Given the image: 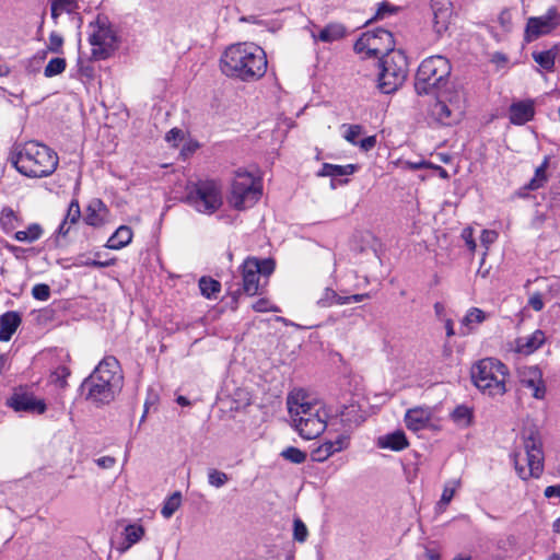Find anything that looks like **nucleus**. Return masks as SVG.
<instances>
[{
	"instance_id": "f257e3e1",
	"label": "nucleus",
	"mask_w": 560,
	"mask_h": 560,
	"mask_svg": "<svg viewBox=\"0 0 560 560\" xmlns=\"http://www.w3.org/2000/svg\"><path fill=\"white\" fill-rule=\"evenodd\" d=\"M265 50L254 43H237L229 46L221 56V71L230 77L248 82L258 80L267 71Z\"/></svg>"
},
{
	"instance_id": "5fc2aeb1",
	"label": "nucleus",
	"mask_w": 560,
	"mask_h": 560,
	"mask_svg": "<svg viewBox=\"0 0 560 560\" xmlns=\"http://www.w3.org/2000/svg\"><path fill=\"white\" fill-rule=\"evenodd\" d=\"M79 73H80L81 78L92 80V79H94L95 70H94L93 65H91L90 62H80Z\"/></svg>"
},
{
	"instance_id": "e433bc0d",
	"label": "nucleus",
	"mask_w": 560,
	"mask_h": 560,
	"mask_svg": "<svg viewBox=\"0 0 560 560\" xmlns=\"http://www.w3.org/2000/svg\"><path fill=\"white\" fill-rule=\"evenodd\" d=\"M144 535V528L141 525L131 524L125 528V538L127 545L121 548V551L127 550L133 544L138 542Z\"/></svg>"
},
{
	"instance_id": "338daca9",
	"label": "nucleus",
	"mask_w": 560,
	"mask_h": 560,
	"mask_svg": "<svg viewBox=\"0 0 560 560\" xmlns=\"http://www.w3.org/2000/svg\"><path fill=\"white\" fill-rule=\"evenodd\" d=\"M70 231V224L67 222V220H63L62 223L59 225L58 233L62 236L68 235Z\"/></svg>"
},
{
	"instance_id": "f03ea898",
	"label": "nucleus",
	"mask_w": 560,
	"mask_h": 560,
	"mask_svg": "<svg viewBox=\"0 0 560 560\" xmlns=\"http://www.w3.org/2000/svg\"><path fill=\"white\" fill-rule=\"evenodd\" d=\"M292 425L305 440L319 436L327 427L328 411L323 402L303 389H293L287 397Z\"/></svg>"
},
{
	"instance_id": "4be33fe9",
	"label": "nucleus",
	"mask_w": 560,
	"mask_h": 560,
	"mask_svg": "<svg viewBox=\"0 0 560 560\" xmlns=\"http://www.w3.org/2000/svg\"><path fill=\"white\" fill-rule=\"evenodd\" d=\"M107 208L100 199H94L86 208L84 221L88 225L101 228L106 223Z\"/></svg>"
},
{
	"instance_id": "a878e982",
	"label": "nucleus",
	"mask_w": 560,
	"mask_h": 560,
	"mask_svg": "<svg viewBox=\"0 0 560 560\" xmlns=\"http://www.w3.org/2000/svg\"><path fill=\"white\" fill-rule=\"evenodd\" d=\"M346 35V27L341 23H330L325 27L320 28L319 32L312 33V37L315 40L323 43H332L341 39Z\"/></svg>"
},
{
	"instance_id": "4d7b16f0",
	"label": "nucleus",
	"mask_w": 560,
	"mask_h": 560,
	"mask_svg": "<svg viewBox=\"0 0 560 560\" xmlns=\"http://www.w3.org/2000/svg\"><path fill=\"white\" fill-rule=\"evenodd\" d=\"M183 139V131L173 128L165 135V140L170 143H173L174 145H177V141H180Z\"/></svg>"
},
{
	"instance_id": "6e6d98bb",
	"label": "nucleus",
	"mask_w": 560,
	"mask_h": 560,
	"mask_svg": "<svg viewBox=\"0 0 560 560\" xmlns=\"http://www.w3.org/2000/svg\"><path fill=\"white\" fill-rule=\"evenodd\" d=\"M253 308L256 312H279L277 306H272L268 300L260 299L254 305Z\"/></svg>"
},
{
	"instance_id": "c756f323",
	"label": "nucleus",
	"mask_w": 560,
	"mask_h": 560,
	"mask_svg": "<svg viewBox=\"0 0 560 560\" xmlns=\"http://www.w3.org/2000/svg\"><path fill=\"white\" fill-rule=\"evenodd\" d=\"M549 166V156H545L542 163L535 170L534 177L525 186L527 190H537L548 180L547 168Z\"/></svg>"
},
{
	"instance_id": "c85d7f7f",
	"label": "nucleus",
	"mask_w": 560,
	"mask_h": 560,
	"mask_svg": "<svg viewBox=\"0 0 560 560\" xmlns=\"http://www.w3.org/2000/svg\"><path fill=\"white\" fill-rule=\"evenodd\" d=\"M355 171H357V166L354 164L335 165V164L324 163L318 175L327 176V177H341V176L351 175Z\"/></svg>"
},
{
	"instance_id": "8fccbe9b",
	"label": "nucleus",
	"mask_w": 560,
	"mask_h": 560,
	"mask_svg": "<svg viewBox=\"0 0 560 560\" xmlns=\"http://www.w3.org/2000/svg\"><path fill=\"white\" fill-rule=\"evenodd\" d=\"M498 238V233L492 230H482L480 241L481 244L485 246L486 250H488L489 246L493 244ZM487 255V252L483 253V258Z\"/></svg>"
},
{
	"instance_id": "774afa93",
	"label": "nucleus",
	"mask_w": 560,
	"mask_h": 560,
	"mask_svg": "<svg viewBox=\"0 0 560 560\" xmlns=\"http://www.w3.org/2000/svg\"><path fill=\"white\" fill-rule=\"evenodd\" d=\"M445 328L447 337L454 336L455 332L453 328V322L451 319L446 320Z\"/></svg>"
},
{
	"instance_id": "7c9ffc66",
	"label": "nucleus",
	"mask_w": 560,
	"mask_h": 560,
	"mask_svg": "<svg viewBox=\"0 0 560 560\" xmlns=\"http://www.w3.org/2000/svg\"><path fill=\"white\" fill-rule=\"evenodd\" d=\"M452 420L460 428H467L472 422V409L465 405L457 406L451 413Z\"/></svg>"
},
{
	"instance_id": "09e8293b",
	"label": "nucleus",
	"mask_w": 560,
	"mask_h": 560,
	"mask_svg": "<svg viewBox=\"0 0 560 560\" xmlns=\"http://www.w3.org/2000/svg\"><path fill=\"white\" fill-rule=\"evenodd\" d=\"M32 295L38 301H47L50 296V288L47 284H35L32 289Z\"/></svg>"
},
{
	"instance_id": "de8ad7c7",
	"label": "nucleus",
	"mask_w": 560,
	"mask_h": 560,
	"mask_svg": "<svg viewBox=\"0 0 560 560\" xmlns=\"http://www.w3.org/2000/svg\"><path fill=\"white\" fill-rule=\"evenodd\" d=\"M80 217H81L80 206H79L78 201L73 200L69 205L65 220H67V222L69 224H74L79 221Z\"/></svg>"
},
{
	"instance_id": "603ef678",
	"label": "nucleus",
	"mask_w": 560,
	"mask_h": 560,
	"mask_svg": "<svg viewBox=\"0 0 560 560\" xmlns=\"http://www.w3.org/2000/svg\"><path fill=\"white\" fill-rule=\"evenodd\" d=\"M48 39V50L52 52H60L63 45L62 36L56 32H51Z\"/></svg>"
},
{
	"instance_id": "1a4fd4ad",
	"label": "nucleus",
	"mask_w": 560,
	"mask_h": 560,
	"mask_svg": "<svg viewBox=\"0 0 560 560\" xmlns=\"http://www.w3.org/2000/svg\"><path fill=\"white\" fill-rule=\"evenodd\" d=\"M378 89L382 93L390 94L405 82L408 73V61L402 50L396 49L381 57Z\"/></svg>"
},
{
	"instance_id": "6ab92c4d",
	"label": "nucleus",
	"mask_w": 560,
	"mask_h": 560,
	"mask_svg": "<svg viewBox=\"0 0 560 560\" xmlns=\"http://www.w3.org/2000/svg\"><path fill=\"white\" fill-rule=\"evenodd\" d=\"M349 439L345 435L338 436L335 441H326L311 453V458L314 462H325L331 455L347 448Z\"/></svg>"
},
{
	"instance_id": "9d476101",
	"label": "nucleus",
	"mask_w": 560,
	"mask_h": 560,
	"mask_svg": "<svg viewBox=\"0 0 560 560\" xmlns=\"http://www.w3.org/2000/svg\"><path fill=\"white\" fill-rule=\"evenodd\" d=\"M275 271V261L270 258L258 259L248 257L242 265L243 291L247 295H256L267 284L268 278Z\"/></svg>"
},
{
	"instance_id": "f704fd0d",
	"label": "nucleus",
	"mask_w": 560,
	"mask_h": 560,
	"mask_svg": "<svg viewBox=\"0 0 560 560\" xmlns=\"http://www.w3.org/2000/svg\"><path fill=\"white\" fill-rule=\"evenodd\" d=\"M201 294L207 299L215 298L221 290V283L212 278L202 277L199 280Z\"/></svg>"
},
{
	"instance_id": "6e6552de",
	"label": "nucleus",
	"mask_w": 560,
	"mask_h": 560,
	"mask_svg": "<svg viewBox=\"0 0 560 560\" xmlns=\"http://www.w3.org/2000/svg\"><path fill=\"white\" fill-rule=\"evenodd\" d=\"M262 195L261 180L253 174L236 172L228 197L229 205L238 211L254 207Z\"/></svg>"
},
{
	"instance_id": "ea45409f",
	"label": "nucleus",
	"mask_w": 560,
	"mask_h": 560,
	"mask_svg": "<svg viewBox=\"0 0 560 560\" xmlns=\"http://www.w3.org/2000/svg\"><path fill=\"white\" fill-rule=\"evenodd\" d=\"M488 318V315L478 307L470 308L466 316L463 318L462 324L466 327L471 328L474 324H481Z\"/></svg>"
},
{
	"instance_id": "3c124183",
	"label": "nucleus",
	"mask_w": 560,
	"mask_h": 560,
	"mask_svg": "<svg viewBox=\"0 0 560 560\" xmlns=\"http://www.w3.org/2000/svg\"><path fill=\"white\" fill-rule=\"evenodd\" d=\"M362 133V127L359 125H350L348 126V129L345 133V139L354 144L358 145L359 141L358 138Z\"/></svg>"
},
{
	"instance_id": "473e14b6",
	"label": "nucleus",
	"mask_w": 560,
	"mask_h": 560,
	"mask_svg": "<svg viewBox=\"0 0 560 560\" xmlns=\"http://www.w3.org/2000/svg\"><path fill=\"white\" fill-rule=\"evenodd\" d=\"M51 1V18L57 21L58 16L62 13H72L77 10V0H50Z\"/></svg>"
},
{
	"instance_id": "79ce46f5",
	"label": "nucleus",
	"mask_w": 560,
	"mask_h": 560,
	"mask_svg": "<svg viewBox=\"0 0 560 560\" xmlns=\"http://www.w3.org/2000/svg\"><path fill=\"white\" fill-rule=\"evenodd\" d=\"M281 456L293 464H302L306 459V453L293 446L284 448Z\"/></svg>"
},
{
	"instance_id": "4468645a",
	"label": "nucleus",
	"mask_w": 560,
	"mask_h": 560,
	"mask_svg": "<svg viewBox=\"0 0 560 560\" xmlns=\"http://www.w3.org/2000/svg\"><path fill=\"white\" fill-rule=\"evenodd\" d=\"M560 26V13L555 7L548 9L546 14L537 18H529L526 24V39L528 42L551 33Z\"/></svg>"
},
{
	"instance_id": "bf43d9fd",
	"label": "nucleus",
	"mask_w": 560,
	"mask_h": 560,
	"mask_svg": "<svg viewBox=\"0 0 560 560\" xmlns=\"http://www.w3.org/2000/svg\"><path fill=\"white\" fill-rule=\"evenodd\" d=\"M115 262H116V259L112 258V259L106 260V261L86 260V261H82L80 265H82V266H92V267H96V268H104V267L114 266Z\"/></svg>"
},
{
	"instance_id": "f8f14e48",
	"label": "nucleus",
	"mask_w": 560,
	"mask_h": 560,
	"mask_svg": "<svg viewBox=\"0 0 560 560\" xmlns=\"http://www.w3.org/2000/svg\"><path fill=\"white\" fill-rule=\"evenodd\" d=\"M354 50L366 56H385L395 51L393 34L384 28L369 31L361 35L354 44Z\"/></svg>"
},
{
	"instance_id": "49530a36",
	"label": "nucleus",
	"mask_w": 560,
	"mask_h": 560,
	"mask_svg": "<svg viewBox=\"0 0 560 560\" xmlns=\"http://www.w3.org/2000/svg\"><path fill=\"white\" fill-rule=\"evenodd\" d=\"M308 532L305 524L300 520H294L293 523V537L296 541L304 542L307 538Z\"/></svg>"
},
{
	"instance_id": "c03bdc74",
	"label": "nucleus",
	"mask_w": 560,
	"mask_h": 560,
	"mask_svg": "<svg viewBox=\"0 0 560 560\" xmlns=\"http://www.w3.org/2000/svg\"><path fill=\"white\" fill-rule=\"evenodd\" d=\"M229 481V476L215 468L208 470V482L214 488H221Z\"/></svg>"
},
{
	"instance_id": "680f3d73",
	"label": "nucleus",
	"mask_w": 560,
	"mask_h": 560,
	"mask_svg": "<svg viewBox=\"0 0 560 560\" xmlns=\"http://www.w3.org/2000/svg\"><path fill=\"white\" fill-rule=\"evenodd\" d=\"M375 144H376V137L375 136L366 137V138L362 139L361 141H359V143H358L360 149L363 150V151L372 150L375 147Z\"/></svg>"
},
{
	"instance_id": "72a5a7b5",
	"label": "nucleus",
	"mask_w": 560,
	"mask_h": 560,
	"mask_svg": "<svg viewBox=\"0 0 560 560\" xmlns=\"http://www.w3.org/2000/svg\"><path fill=\"white\" fill-rule=\"evenodd\" d=\"M459 485V480H452L445 483L441 499L436 504L439 511L443 512L446 509Z\"/></svg>"
},
{
	"instance_id": "a19ab883",
	"label": "nucleus",
	"mask_w": 560,
	"mask_h": 560,
	"mask_svg": "<svg viewBox=\"0 0 560 560\" xmlns=\"http://www.w3.org/2000/svg\"><path fill=\"white\" fill-rule=\"evenodd\" d=\"M534 60L545 70L550 71L555 66V54L551 50L533 52Z\"/></svg>"
},
{
	"instance_id": "412c9836",
	"label": "nucleus",
	"mask_w": 560,
	"mask_h": 560,
	"mask_svg": "<svg viewBox=\"0 0 560 560\" xmlns=\"http://www.w3.org/2000/svg\"><path fill=\"white\" fill-rule=\"evenodd\" d=\"M545 340V332L537 329L530 335L518 337L515 340V350L518 353L528 355L539 349L544 345Z\"/></svg>"
},
{
	"instance_id": "423d86ee",
	"label": "nucleus",
	"mask_w": 560,
	"mask_h": 560,
	"mask_svg": "<svg viewBox=\"0 0 560 560\" xmlns=\"http://www.w3.org/2000/svg\"><path fill=\"white\" fill-rule=\"evenodd\" d=\"M436 100L430 107V118L441 126L458 124L465 114V93L459 89H448L434 93Z\"/></svg>"
},
{
	"instance_id": "13d9d810",
	"label": "nucleus",
	"mask_w": 560,
	"mask_h": 560,
	"mask_svg": "<svg viewBox=\"0 0 560 560\" xmlns=\"http://www.w3.org/2000/svg\"><path fill=\"white\" fill-rule=\"evenodd\" d=\"M528 304L530 305V307L534 311H536V312L541 311L544 308V302H542L540 293L532 294L528 300Z\"/></svg>"
},
{
	"instance_id": "cd10ccee",
	"label": "nucleus",
	"mask_w": 560,
	"mask_h": 560,
	"mask_svg": "<svg viewBox=\"0 0 560 560\" xmlns=\"http://www.w3.org/2000/svg\"><path fill=\"white\" fill-rule=\"evenodd\" d=\"M433 8V28L435 33L441 36L444 34L450 24L452 10L448 5L436 8L435 5Z\"/></svg>"
},
{
	"instance_id": "e2e57ef3",
	"label": "nucleus",
	"mask_w": 560,
	"mask_h": 560,
	"mask_svg": "<svg viewBox=\"0 0 560 560\" xmlns=\"http://www.w3.org/2000/svg\"><path fill=\"white\" fill-rule=\"evenodd\" d=\"M368 298H369V294H366V293L346 295V296H342V305L350 304V303H359Z\"/></svg>"
},
{
	"instance_id": "7ed1b4c3",
	"label": "nucleus",
	"mask_w": 560,
	"mask_h": 560,
	"mask_svg": "<svg viewBox=\"0 0 560 560\" xmlns=\"http://www.w3.org/2000/svg\"><path fill=\"white\" fill-rule=\"evenodd\" d=\"M13 166L32 178L51 175L58 166V155L45 144L30 141L19 147L11 156Z\"/></svg>"
},
{
	"instance_id": "a18cd8bd",
	"label": "nucleus",
	"mask_w": 560,
	"mask_h": 560,
	"mask_svg": "<svg viewBox=\"0 0 560 560\" xmlns=\"http://www.w3.org/2000/svg\"><path fill=\"white\" fill-rule=\"evenodd\" d=\"M70 375L69 368L65 365L58 366L51 374L52 382L58 384L61 388L67 386V377Z\"/></svg>"
},
{
	"instance_id": "ddd939ff",
	"label": "nucleus",
	"mask_w": 560,
	"mask_h": 560,
	"mask_svg": "<svg viewBox=\"0 0 560 560\" xmlns=\"http://www.w3.org/2000/svg\"><path fill=\"white\" fill-rule=\"evenodd\" d=\"M89 43L92 46V58L104 60L109 57L115 48L116 35L109 25L103 20L90 24Z\"/></svg>"
},
{
	"instance_id": "dca6fc26",
	"label": "nucleus",
	"mask_w": 560,
	"mask_h": 560,
	"mask_svg": "<svg viewBox=\"0 0 560 560\" xmlns=\"http://www.w3.org/2000/svg\"><path fill=\"white\" fill-rule=\"evenodd\" d=\"M518 380L523 388L530 392L532 397L541 400L547 393L542 371L537 365L523 366L518 370Z\"/></svg>"
},
{
	"instance_id": "864d4df0",
	"label": "nucleus",
	"mask_w": 560,
	"mask_h": 560,
	"mask_svg": "<svg viewBox=\"0 0 560 560\" xmlns=\"http://www.w3.org/2000/svg\"><path fill=\"white\" fill-rule=\"evenodd\" d=\"M462 238L465 241V244L469 250L474 253L477 247L474 238V230L471 228H465L462 232Z\"/></svg>"
},
{
	"instance_id": "9b49d317",
	"label": "nucleus",
	"mask_w": 560,
	"mask_h": 560,
	"mask_svg": "<svg viewBox=\"0 0 560 560\" xmlns=\"http://www.w3.org/2000/svg\"><path fill=\"white\" fill-rule=\"evenodd\" d=\"M524 446L525 457L521 454L514 456L515 469L524 480L529 477H539L544 468L540 442L536 438L529 436L526 439Z\"/></svg>"
},
{
	"instance_id": "0eeeda50",
	"label": "nucleus",
	"mask_w": 560,
	"mask_h": 560,
	"mask_svg": "<svg viewBox=\"0 0 560 560\" xmlns=\"http://www.w3.org/2000/svg\"><path fill=\"white\" fill-rule=\"evenodd\" d=\"M185 202L197 212L211 215L223 205L221 186L214 180H199L187 187Z\"/></svg>"
},
{
	"instance_id": "20e7f679",
	"label": "nucleus",
	"mask_w": 560,
	"mask_h": 560,
	"mask_svg": "<svg viewBox=\"0 0 560 560\" xmlns=\"http://www.w3.org/2000/svg\"><path fill=\"white\" fill-rule=\"evenodd\" d=\"M452 71L447 58L435 55L424 59L417 71L415 90L418 95H429L448 90V78Z\"/></svg>"
},
{
	"instance_id": "052dcab7",
	"label": "nucleus",
	"mask_w": 560,
	"mask_h": 560,
	"mask_svg": "<svg viewBox=\"0 0 560 560\" xmlns=\"http://www.w3.org/2000/svg\"><path fill=\"white\" fill-rule=\"evenodd\" d=\"M393 11H394V8L388 2H382L378 5V9L376 11L374 19L375 20L383 19L385 15L392 13Z\"/></svg>"
},
{
	"instance_id": "393cba45",
	"label": "nucleus",
	"mask_w": 560,
	"mask_h": 560,
	"mask_svg": "<svg viewBox=\"0 0 560 560\" xmlns=\"http://www.w3.org/2000/svg\"><path fill=\"white\" fill-rule=\"evenodd\" d=\"M406 434L401 430L380 436L377 439V446L381 448H388L395 452L405 450L408 446Z\"/></svg>"
},
{
	"instance_id": "39448f33",
	"label": "nucleus",
	"mask_w": 560,
	"mask_h": 560,
	"mask_svg": "<svg viewBox=\"0 0 560 560\" xmlns=\"http://www.w3.org/2000/svg\"><path fill=\"white\" fill-rule=\"evenodd\" d=\"M508 376L506 365L494 358L482 359L471 368L472 383L490 397L503 396L506 393Z\"/></svg>"
},
{
	"instance_id": "bb28decb",
	"label": "nucleus",
	"mask_w": 560,
	"mask_h": 560,
	"mask_svg": "<svg viewBox=\"0 0 560 560\" xmlns=\"http://www.w3.org/2000/svg\"><path fill=\"white\" fill-rule=\"evenodd\" d=\"M133 232L127 225H120L114 234L108 238L106 247L109 249H121L129 245L132 241Z\"/></svg>"
},
{
	"instance_id": "b1692460",
	"label": "nucleus",
	"mask_w": 560,
	"mask_h": 560,
	"mask_svg": "<svg viewBox=\"0 0 560 560\" xmlns=\"http://www.w3.org/2000/svg\"><path fill=\"white\" fill-rule=\"evenodd\" d=\"M21 324L16 312H7L0 316V341H9Z\"/></svg>"
},
{
	"instance_id": "58836bf2",
	"label": "nucleus",
	"mask_w": 560,
	"mask_h": 560,
	"mask_svg": "<svg viewBox=\"0 0 560 560\" xmlns=\"http://www.w3.org/2000/svg\"><path fill=\"white\" fill-rule=\"evenodd\" d=\"M66 59L61 57L52 58L48 61L47 66L44 69V75L46 78H52L55 75L61 74L66 70Z\"/></svg>"
},
{
	"instance_id": "0e129e2a",
	"label": "nucleus",
	"mask_w": 560,
	"mask_h": 560,
	"mask_svg": "<svg viewBox=\"0 0 560 560\" xmlns=\"http://www.w3.org/2000/svg\"><path fill=\"white\" fill-rule=\"evenodd\" d=\"M96 463L101 468L108 469L115 465L116 460L112 456H103V457H100L96 460Z\"/></svg>"
},
{
	"instance_id": "2f4dec72",
	"label": "nucleus",
	"mask_w": 560,
	"mask_h": 560,
	"mask_svg": "<svg viewBox=\"0 0 560 560\" xmlns=\"http://www.w3.org/2000/svg\"><path fill=\"white\" fill-rule=\"evenodd\" d=\"M43 235V229L37 223H32L27 226L26 230L18 231L14 233V238L18 242L23 243H33L37 240H39Z\"/></svg>"
},
{
	"instance_id": "4c0bfd02",
	"label": "nucleus",
	"mask_w": 560,
	"mask_h": 560,
	"mask_svg": "<svg viewBox=\"0 0 560 560\" xmlns=\"http://www.w3.org/2000/svg\"><path fill=\"white\" fill-rule=\"evenodd\" d=\"M182 503V494L180 492L176 491L171 497L166 499L164 502V505L161 510V514L165 518H170L173 516V514L179 509Z\"/></svg>"
},
{
	"instance_id": "69168bd1",
	"label": "nucleus",
	"mask_w": 560,
	"mask_h": 560,
	"mask_svg": "<svg viewBox=\"0 0 560 560\" xmlns=\"http://www.w3.org/2000/svg\"><path fill=\"white\" fill-rule=\"evenodd\" d=\"M544 494L546 498L550 499V498H560V483L559 485H555V486H548L545 491H544Z\"/></svg>"
},
{
	"instance_id": "aec40b11",
	"label": "nucleus",
	"mask_w": 560,
	"mask_h": 560,
	"mask_svg": "<svg viewBox=\"0 0 560 560\" xmlns=\"http://www.w3.org/2000/svg\"><path fill=\"white\" fill-rule=\"evenodd\" d=\"M432 412L429 408L416 407L406 412L405 423L409 430L420 431L431 421Z\"/></svg>"
},
{
	"instance_id": "5701e85b",
	"label": "nucleus",
	"mask_w": 560,
	"mask_h": 560,
	"mask_svg": "<svg viewBox=\"0 0 560 560\" xmlns=\"http://www.w3.org/2000/svg\"><path fill=\"white\" fill-rule=\"evenodd\" d=\"M535 114L534 104L530 101L513 103L510 106V121L514 125H524L532 120Z\"/></svg>"
},
{
	"instance_id": "2eb2a0df",
	"label": "nucleus",
	"mask_w": 560,
	"mask_h": 560,
	"mask_svg": "<svg viewBox=\"0 0 560 560\" xmlns=\"http://www.w3.org/2000/svg\"><path fill=\"white\" fill-rule=\"evenodd\" d=\"M81 389L86 392L85 399L96 406L109 404L115 399L116 394L119 393V390L107 385V383L98 381L94 374H91L83 381Z\"/></svg>"
},
{
	"instance_id": "a211bd4d",
	"label": "nucleus",
	"mask_w": 560,
	"mask_h": 560,
	"mask_svg": "<svg viewBox=\"0 0 560 560\" xmlns=\"http://www.w3.org/2000/svg\"><path fill=\"white\" fill-rule=\"evenodd\" d=\"M9 406L15 411L43 413L46 410V405L43 400H38L32 394L23 392L14 393L9 399Z\"/></svg>"
},
{
	"instance_id": "f3484780",
	"label": "nucleus",
	"mask_w": 560,
	"mask_h": 560,
	"mask_svg": "<svg viewBox=\"0 0 560 560\" xmlns=\"http://www.w3.org/2000/svg\"><path fill=\"white\" fill-rule=\"evenodd\" d=\"M92 374H94L98 381L107 383V385L120 392L122 387V375L120 373L119 362L116 358L106 357L100 362Z\"/></svg>"
},
{
	"instance_id": "c9c22d12",
	"label": "nucleus",
	"mask_w": 560,
	"mask_h": 560,
	"mask_svg": "<svg viewBox=\"0 0 560 560\" xmlns=\"http://www.w3.org/2000/svg\"><path fill=\"white\" fill-rule=\"evenodd\" d=\"M317 305L323 308L330 307L332 305H342V295H339L330 288H326L322 293V296L317 300Z\"/></svg>"
},
{
	"instance_id": "37998d69",
	"label": "nucleus",
	"mask_w": 560,
	"mask_h": 560,
	"mask_svg": "<svg viewBox=\"0 0 560 560\" xmlns=\"http://www.w3.org/2000/svg\"><path fill=\"white\" fill-rule=\"evenodd\" d=\"M16 214L11 208H4L1 212L0 224L5 233H10L15 229L14 221Z\"/></svg>"
}]
</instances>
